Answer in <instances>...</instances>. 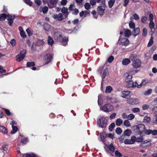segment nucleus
<instances>
[{"instance_id":"56","label":"nucleus","mask_w":157,"mask_h":157,"mask_svg":"<svg viewBox=\"0 0 157 157\" xmlns=\"http://www.w3.org/2000/svg\"><path fill=\"white\" fill-rule=\"evenodd\" d=\"M67 0H62L60 2L61 4L63 6L65 5L67 3Z\"/></svg>"},{"instance_id":"12","label":"nucleus","mask_w":157,"mask_h":157,"mask_svg":"<svg viewBox=\"0 0 157 157\" xmlns=\"http://www.w3.org/2000/svg\"><path fill=\"white\" fill-rule=\"evenodd\" d=\"M52 59V55L49 53L46 55L44 57V60L45 61V63L48 64L50 62Z\"/></svg>"},{"instance_id":"21","label":"nucleus","mask_w":157,"mask_h":157,"mask_svg":"<svg viewBox=\"0 0 157 157\" xmlns=\"http://www.w3.org/2000/svg\"><path fill=\"white\" fill-rule=\"evenodd\" d=\"M130 62V60L128 59H124L122 61V63L123 65H126L129 63Z\"/></svg>"},{"instance_id":"26","label":"nucleus","mask_w":157,"mask_h":157,"mask_svg":"<svg viewBox=\"0 0 157 157\" xmlns=\"http://www.w3.org/2000/svg\"><path fill=\"white\" fill-rule=\"evenodd\" d=\"M147 82V81L146 80H143L142 82L139 85H138L137 87L138 88H140L142 86H144L146 85Z\"/></svg>"},{"instance_id":"32","label":"nucleus","mask_w":157,"mask_h":157,"mask_svg":"<svg viewBox=\"0 0 157 157\" xmlns=\"http://www.w3.org/2000/svg\"><path fill=\"white\" fill-rule=\"evenodd\" d=\"M150 144V142L147 140H145L144 141V143L142 144L141 146L143 147H145L149 146Z\"/></svg>"},{"instance_id":"33","label":"nucleus","mask_w":157,"mask_h":157,"mask_svg":"<svg viewBox=\"0 0 157 157\" xmlns=\"http://www.w3.org/2000/svg\"><path fill=\"white\" fill-rule=\"evenodd\" d=\"M154 23L153 21H150L149 23V28L151 29V32H152L151 35H152L153 33V32H152V29L154 27Z\"/></svg>"},{"instance_id":"62","label":"nucleus","mask_w":157,"mask_h":157,"mask_svg":"<svg viewBox=\"0 0 157 157\" xmlns=\"http://www.w3.org/2000/svg\"><path fill=\"white\" fill-rule=\"evenodd\" d=\"M144 120V122H148L150 120V118L149 117H145Z\"/></svg>"},{"instance_id":"64","label":"nucleus","mask_w":157,"mask_h":157,"mask_svg":"<svg viewBox=\"0 0 157 157\" xmlns=\"http://www.w3.org/2000/svg\"><path fill=\"white\" fill-rule=\"evenodd\" d=\"M10 43L12 45V46H14L16 44V41L14 39H13L11 40Z\"/></svg>"},{"instance_id":"5","label":"nucleus","mask_w":157,"mask_h":157,"mask_svg":"<svg viewBox=\"0 0 157 157\" xmlns=\"http://www.w3.org/2000/svg\"><path fill=\"white\" fill-rule=\"evenodd\" d=\"M26 50H23L21 51L20 54H18L16 56V60L18 62H20L25 57V54L26 53Z\"/></svg>"},{"instance_id":"39","label":"nucleus","mask_w":157,"mask_h":157,"mask_svg":"<svg viewBox=\"0 0 157 157\" xmlns=\"http://www.w3.org/2000/svg\"><path fill=\"white\" fill-rule=\"evenodd\" d=\"M109 150L112 152H113L114 151V148L113 146V145L112 144H111L108 147Z\"/></svg>"},{"instance_id":"19","label":"nucleus","mask_w":157,"mask_h":157,"mask_svg":"<svg viewBox=\"0 0 157 157\" xmlns=\"http://www.w3.org/2000/svg\"><path fill=\"white\" fill-rule=\"evenodd\" d=\"M0 132L4 134H6L8 132L6 128L3 126H0Z\"/></svg>"},{"instance_id":"63","label":"nucleus","mask_w":157,"mask_h":157,"mask_svg":"<svg viewBox=\"0 0 157 157\" xmlns=\"http://www.w3.org/2000/svg\"><path fill=\"white\" fill-rule=\"evenodd\" d=\"M113 57L112 56H111L108 58L107 61L109 63H111L113 61Z\"/></svg>"},{"instance_id":"30","label":"nucleus","mask_w":157,"mask_h":157,"mask_svg":"<svg viewBox=\"0 0 157 157\" xmlns=\"http://www.w3.org/2000/svg\"><path fill=\"white\" fill-rule=\"evenodd\" d=\"M124 125L126 127H129L131 126L130 123L128 120H125L124 121Z\"/></svg>"},{"instance_id":"55","label":"nucleus","mask_w":157,"mask_h":157,"mask_svg":"<svg viewBox=\"0 0 157 157\" xmlns=\"http://www.w3.org/2000/svg\"><path fill=\"white\" fill-rule=\"evenodd\" d=\"M147 20V17L145 16H143L141 18V21L143 23H145Z\"/></svg>"},{"instance_id":"53","label":"nucleus","mask_w":157,"mask_h":157,"mask_svg":"<svg viewBox=\"0 0 157 157\" xmlns=\"http://www.w3.org/2000/svg\"><path fill=\"white\" fill-rule=\"evenodd\" d=\"M34 2L38 6L40 5L42 3V2L41 0H35Z\"/></svg>"},{"instance_id":"31","label":"nucleus","mask_w":157,"mask_h":157,"mask_svg":"<svg viewBox=\"0 0 157 157\" xmlns=\"http://www.w3.org/2000/svg\"><path fill=\"white\" fill-rule=\"evenodd\" d=\"M12 130L11 131V133L12 134H14L17 132L18 130V128L17 127L15 126H12Z\"/></svg>"},{"instance_id":"46","label":"nucleus","mask_w":157,"mask_h":157,"mask_svg":"<svg viewBox=\"0 0 157 157\" xmlns=\"http://www.w3.org/2000/svg\"><path fill=\"white\" fill-rule=\"evenodd\" d=\"M115 125V124L114 123H112V124H111L109 126V130L110 131H112L113 128L114 127Z\"/></svg>"},{"instance_id":"47","label":"nucleus","mask_w":157,"mask_h":157,"mask_svg":"<svg viewBox=\"0 0 157 157\" xmlns=\"http://www.w3.org/2000/svg\"><path fill=\"white\" fill-rule=\"evenodd\" d=\"M129 26L131 28L133 29L135 27V24L132 21L129 23Z\"/></svg>"},{"instance_id":"9","label":"nucleus","mask_w":157,"mask_h":157,"mask_svg":"<svg viewBox=\"0 0 157 157\" xmlns=\"http://www.w3.org/2000/svg\"><path fill=\"white\" fill-rule=\"evenodd\" d=\"M152 111L154 113L153 115L154 116L152 120L153 122L154 123L157 124V106L154 107Z\"/></svg>"},{"instance_id":"22","label":"nucleus","mask_w":157,"mask_h":157,"mask_svg":"<svg viewBox=\"0 0 157 157\" xmlns=\"http://www.w3.org/2000/svg\"><path fill=\"white\" fill-rule=\"evenodd\" d=\"M140 32V29L138 28H136L134 29L132 31V33H133V35L135 36H136L138 35L139 33Z\"/></svg>"},{"instance_id":"3","label":"nucleus","mask_w":157,"mask_h":157,"mask_svg":"<svg viewBox=\"0 0 157 157\" xmlns=\"http://www.w3.org/2000/svg\"><path fill=\"white\" fill-rule=\"evenodd\" d=\"M107 120L104 117H101L97 121V124L99 127L103 128L107 125Z\"/></svg>"},{"instance_id":"23","label":"nucleus","mask_w":157,"mask_h":157,"mask_svg":"<svg viewBox=\"0 0 157 157\" xmlns=\"http://www.w3.org/2000/svg\"><path fill=\"white\" fill-rule=\"evenodd\" d=\"M113 88L111 86H107L106 88L105 93H110L111 92Z\"/></svg>"},{"instance_id":"20","label":"nucleus","mask_w":157,"mask_h":157,"mask_svg":"<svg viewBox=\"0 0 157 157\" xmlns=\"http://www.w3.org/2000/svg\"><path fill=\"white\" fill-rule=\"evenodd\" d=\"M131 130L129 129H127L124 130L123 132V135L124 136H129L130 135L131 133Z\"/></svg>"},{"instance_id":"2","label":"nucleus","mask_w":157,"mask_h":157,"mask_svg":"<svg viewBox=\"0 0 157 157\" xmlns=\"http://www.w3.org/2000/svg\"><path fill=\"white\" fill-rule=\"evenodd\" d=\"M136 132L139 134L141 135L144 132L145 133V126L144 124H140L134 127Z\"/></svg>"},{"instance_id":"42","label":"nucleus","mask_w":157,"mask_h":157,"mask_svg":"<svg viewBox=\"0 0 157 157\" xmlns=\"http://www.w3.org/2000/svg\"><path fill=\"white\" fill-rule=\"evenodd\" d=\"M122 131L121 129L120 128H117L116 129V132L118 135L122 133Z\"/></svg>"},{"instance_id":"60","label":"nucleus","mask_w":157,"mask_h":157,"mask_svg":"<svg viewBox=\"0 0 157 157\" xmlns=\"http://www.w3.org/2000/svg\"><path fill=\"white\" fill-rule=\"evenodd\" d=\"M8 146L7 145H3L2 146V149L4 151H6L7 150Z\"/></svg>"},{"instance_id":"27","label":"nucleus","mask_w":157,"mask_h":157,"mask_svg":"<svg viewBox=\"0 0 157 157\" xmlns=\"http://www.w3.org/2000/svg\"><path fill=\"white\" fill-rule=\"evenodd\" d=\"M131 34V31L128 29L126 30L124 32V36L126 37L129 36Z\"/></svg>"},{"instance_id":"43","label":"nucleus","mask_w":157,"mask_h":157,"mask_svg":"<svg viewBox=\"0 0 157 157\" xmlns=\"http://www.w3.org/2000/svg\"><path fill=\"white\" fill-rule=\"evenodd\" d=\"M44 43V42L43 40H39L37 42V45L38 46H40L43 45Z\"/></svg>"},{"instance_id":"15","label":"nucleus","mask_w":157,"mask_h":157,"mask_svg":"<svg viewBox=\"0 0 157 157\" xmlns=\"http://www.w3.org/2000/svg\"><path fill=\"white\" fill-rule=\"evenodd\" d=\"M129 104L134 105L137 103V99L136 98H131L127 100Z\"/></svg>"},{"instance_id":"38","label":"nucleus","mask_w":157,"mask_h":157,"mask_svg":"<svg viewBox=\"0 0 157 157\" xmlns=\"http://www.w3.org/2000/svg\"><path fill=\"white\" fill-rule=\"evenodd\" d=\"M135 117V115L132 114H130L128 115L127 119L130 120L133 119Z\"/></svg>"},{"instance_id":"37","label":"nucleus","mask_w":157,"mask_h":157,"mask_svg":"<svg viewBox=\"0 0 157 157\" xmlns=\"http://www.w3.org/2000/svg\"><path fill=\"white\" fill-rule=\"evenodd\" d=\"M153 36H151L150 38V39L149 41V42H148L147 46L148 47H150L153 44Z\"/></svg>"},{"instance_id":"57","label":"nucleus","mask_w":157,"mask_h":157,"mask_svg":"<svg viewBox=\"0 0 157 157\" xmlns=\"http://www.w3.org/2000/svg\"><path fill=\"white\" fill-rule=\"evenodd\" d=\"M75 7V5L74 4H71L70 5L69 7V10L70 11H72L74 10V8Z\"/></svg>"},{"instance_id":"17","label":"nucleus","mask_w":157,"mask_h":157,"mask_svg":"<svg viewBox=\"0 0 157 157\" xmlns=\"http://www.w3.org/2000/svg\"><path fill=\"white\" fill-rule=\"evenodd\" d=\"M129 41L126 38H124L121 39V43L122 45L124 46H127L128 44Z\"/></svg>"},{"instance_id":"54","label":"nucleus","mask_w":157,"mask_h":157,"mask_svg":"<svg viewBox=\"0 0 157 157\" xmlns=\"http://www.w3.org/2000/svg\"><path fill=\"white\" fill-rule=\"evenodd\" d=\"M133 16L134 19L135 20H138L140 18L139 16L136 13L133 14Z\"/></svg>"},{"instance_id":"13","label":"nucleus","mask_w":157,"mask_h":157,"mask_svg":"<svg viewBox=\"0 0 157 157\" xmlns=\"http://www.w3.org/2000/svg\"><path fill=\"white\" fill-rule=\"evenodd\" d=\"M145 134L148 135L151 134L153 136H155L157 135V130H152L149 129H146L145 130Z\"/></svg>"},{"instance_id":"24","label":"nucleus","mask_w":157,"mask_h":157,"mask_svg":"<svg viewBox=\"0 0 157 157\" xmlns=\"http://www.w3.org/2000/svg\"><path fill=\"white\" fill-rule=\"evenodd\" d=\"M48 44L51 45H52L54 43L53 40L50 36H48Z\"/></svg>"},{"instance_id":"14","label":"nucleus","mask_w":157,"mask_h":157,"mask_svg":"<svg viewBox=\"0 0 157 157\" xmlns=\"http://www.w3.org/2000/svg\"><path fill=\"white\" fill-rule=\"evenodd\" d=\"M58 0H50V3L48 5L49 8H52L55 7L57 3Z\"/></svg>"},{"instance_id":"35","label":"nucleus","mask_w":157,"mask_h":157,"mask_svg":"<svg viewBox=\"0 0 157 157\" xmlns=\"http://www.w3.org/2000/svg\"><path fill=\"white\" fill-rule=\"evenodd\" d=\"M144 140V139L142 137H138L137 138H136L135 137V141H136L137 142H140L143 141Z\"/></svg>"},{"instance_id":"16","label":"nucleus","mask_w":157,"mask_h":157,"mask_svg":"<svg viewBox=\"0 0 157 157\" xmlns=\"http://www.w3.org/2000/svg\"><path fill=\"white\" fill-rule=\"evenodd\" d=\"M61 10L62 13L68 17L69 14V13L68 12V9L67 8H65V7H63Z\"/></svg>"},{"instance_id":"49","label":"nucleus","mask_w":157,"mask_h":157,"mask_svg":"<svg viewBox=\"0 0 157 157\" xmlns=\"http://www.w3.org/2000/svg\"><path fill=\"white\" fill-rule=\"evenodd\" d=\"M84 7L86 10H89L90 8V6L88 3H86L84 5Z\"/></svg>"},{"instance_id":"45","label":"nucleus","mask_w":157,"mask_h":157,"mask_svg":"<svg viewBox=\"0 0 157 157\" xmlns=\"http://www.w3.org/2000/svg\"><path fill=\"white\" fill-rule=\"evenodd\" d=\"M98 105H101L102 103L103 100L102 98H101L100 96H98Z\"/></svg>"},{"instance_id":"44","label":"nucleus","mask_w":157,"mask_h":157,"mask_svg":"<svg viewBox=\"0 0 157 157\" xmlns=\"http://www.w3.org/2000/svg\"><path fill=\"white\" fill-rule=\"evenodd\" d=\"M35 63L33 62H28L27 63V66L28 67L33 66L35 65Z\"/></svg>"},{"instance_id":"40","label":"nucleus","mask_w":157,"mask_h":157,"mask_svg":"<svg viewBox=\"0 0 157 157\" xmlns=\"http://www.w3.org/2000/svg\"><path fill=\"white\" fill-rule=\"evenodd\" d=\"M152 90V89H149L144 92V94L145 95H149L151 93Z\"/></svg>"},{"instance_id":"7","label":"nucleus","mask_w":157,"mask_h":157,"mask_svg":"<svg viewBox=\"0 0 157 157\" xmlns=\"http://www.w3.org/2000/svg\"><path fill=\"white\" fill-rule=\"evenodd\" d=\"M105 3L102 4L98 7L97 11L98 13L101 16L103 15L106 7Z\"/></svg>"},{"instance_id":"51","label":"nucleus","mask_w":157,"mask_h":157,"mask_svg":"<svg viewBox=\"0 0 157 157\" xmlns=\"http://www.w3.org/2000/svg\"><path fill=\"white\" fill-rule=\"evenodd\" d=\"M48 10V7L46 6H45L42 9V12L43 13H45L47 12Z\"/></svg>"},{"instance_id":"25","label":"nucleus","mask_w":157,"mask_h":157,"mask_svg":"<svg viewBox=\"0 0 157 157\" xmlns=\"http://www.w3.org/2000/svg\"><path fill=\"white\" fill-rule=\"evenodd\" d=\"M123 123V121L120 118L117 119L116 121V124L117 126H120Z\"/></svg>"},{"instance_id":"11","label":"nucleus","mask_w":157,"mask_h":157,"mask_svg":"<svg viewBox=\"0 0 157 157\" xmlns=\"http://www.w3.org/2000/svg\"><path fill=\"white\" fill-rule=\"evenodd\" d=\"M135 136H132L131 137V139H125L124 143L125 144H133L135 143Z\"/></svg>"},{"instance_id":"6","label":"nucleus","mask_w":157,"mask_h":157,"mask_svg":"<svg viewBox=\"0 0 157 157\" xmlns=\"http://www.w3.org/2000/svg\"><path fill=\"white\" fill-rule=\"evenodd\" d=\"M53 18L57 19L59 21H61L67 17L62 13H60L59 14H54L53 16Z\"/></svg>"},{"instance_id":"29","label":"nucleus","mask_w":157,"mask_h":157,"mask_svg":"<svg viewBox=\"0 0 157 157\" xmlns=\"http://www.w3.org/2000/svg\"><path fill=\"white\" fill-rule=\"evenodd\" d=\"M115 0H110L108 2V6L109 8H111L114 5Z\"/></svg>"},{"instance_id":"52","label":"nucleus","mask_w":157,"mask_h":157,"mask_svg":"<svg viewBox=\"0 0 157 157\" xmlns=\"http://www.w3.org/2000/svg\"><path fill=\"white\" fill-rule=\"evenodd\" d=\"M132 111L134 113H137L140 112V109L139 108H136L132 109Z\"/></svg>"},{"instance_id":"34","label":"nucleus","mask_w":157,"mask_h":157,"mask_svg":"<svg viewBox=\"0 0 157 157\" xmlns=\"http://www.w3.org/2000/svg\"><path fill=\"white\" fill-rule=\"evenodd\" d=\"M67 37H64L63 38L62 41V44L63 45H65L67 44Z\"/></svg>"},{"instance_id":"28","label":"nucleus","mask_w":157,"mask_h":157,"mask_svg":"<svg viewBox=\"0 0 157 157\" xmlns=\"http://www.w3.org/2000/svg\"><path fill=\"white\" fill-rule=\"evenodd\" d=\"M50 25L47 23H45L44 24V29L48 31L50 28Z\"/></svg>"},{"instance_id":"59","label":"nucleus","mask_w":157,"mask_h":157,"mask_svg":"<svg viewBox=\"0 0 157 157\" xmlns=\"http://www.w3.org/2000/svg\"><path fill=\"white\" fill-rule=\"evenodd\" d=\"M115 155L116 156L118 157H121L122 156L121 154L117 151H116L115 152Z\"/></svg>"},{"instance_id":"48","label":"nucleus","mask_w":157,"mask_h":157,"mask_svg":"<svg viewBox=\"0 0 157 157\" xmlns=\"http://www.w3.org/2000/svg\"><path fill=\"white\" fill-rule=\"evenodd\" d=\"M108 72V70L107 69H105L104 72L103 73L102 77L103 78H104L106 75H107Z\"/></svg>"},{"instance_id":"36","label":"nucleus","mask_w":157,"mask_h":157,"mask_svg":"<svg viewBox=\"0 0 157 157\" xmlns=\"http://www.w3.org/2000/svg\"><path fill=\"white\" fill-rule=\"evenodd\" d=\"M106 99L108 102H110L111 103L116 102V101H113V98H112L111 97L107 96L106 97Z\"/></svg>"},{"instance_id":"41","label":"nucleus","mask_w":157,"mask_h":157,"mask_svg":"<svg viewBox=\"0 0 157 157\" xmlns=\"http://www.w3.org/2000/svg\"><path fill=\"white\" fill-rule=\"evenodd\" d=\"M127 82V86L128 87H133V82L131 81V80L130 81H128Z\"/></svg>"},{"instance_id":"58","label":"nucleus","mask_w":157,"mask_h":157,"mask_svg":"<svg viewBox=\"0 0 157 157\" xmlns=\"http://www.w3.org/2000/svg\"><path fill=\"white\" fill-rule=\"evenodd\" d=\"M26 157H35V155L33 153L26 154Z\"/></svg>"},{"instance_id":"1","label":"nucleus","mask_w":157,"mask_h":157,"mask_svg":"<svg viewBox=\"0 0 157 157\" xmlns=\"http://www.w3.org/2000/svg\"><path fill=\"white\" fill-rule=\"evenodd\" d=\"M7 18L8 21V23L10 26H12L13 22V20L15 18L14 15H8L5 14H2L0 17V21H2L5 20Z\"/></svg>"},{"instance_id":"61","label":"nucleus","mask_w":157,"mask_h":157,"mask_svg":"<svg viewBox=\"0 0 157 157\" xmlns=\"http://www.w3.org/2000/svg\"><path fill=\"white\" fill-rule=\"evenodd\" d=\"M73 10H74V11L72 13L73 14L76 15L78 13L79 11L78 9L75 8Z\"/></svg>"},{"instance_id":"50","label":"nucleus","mask_w":157,"mask_h":157,"mask_svg":"<svg viewBox=\"0 0 157 157\" xmlns=\"http://www.w3.org/2000/svg\"><path fill=\"white\" fill-rule=\"evenodd\" d=\"M23 1L29 5L30 6H32V3L30 0H24Z\"/></svg>"},{"instance_id":"8","label":"nucleus","mask_w":157,"mask_h":157,"mask_svg":"<svg viewBox=\"0 0 157 157\" xmlns=\"http://www.w3.org/2000/svg\"><path fill=\"white\" fill-rule=\"evenodd\" d=\"M141 64V62L139 59H136L133 60L132 64L135 68H137L140 67Z\"/></svg>"},{"instance_id":"4","label":"nucleus","mask_w":157,"mask_h":157,"mask_svg":"<svg viewBox=\"0 0 157 157\" xmlns=\"http://www.w3.org/2000/svg\"><path fill=\"white\" fill-rule=\"evenodd\" d=\"M100 108L102 110L106 112H111L113 109V106L109 103L105 104Z\"/></svg>"},{"instance_id":"18","label":"nucleus","mask_w":157,"mask_h":157,"mask_svg":"<svg viewBox=\"0 0 157 157\" xmlns=\"http://www.w3.org/2000/svg\"><path fill=\"white\" fill-rule=\"evenodd\" d=\"M130 92L128 91H123L122 92L121 96L124 98H126L128 96H130Z\"/></svg>"},{"instance_id":"10","label":"nucleus","mask_w":157,"mask_h":157,"mask_svg":"<svg viewBox=\"0 0 157 157\" xmlns=\"http://www.w3.org/2000/svg\"><path fill=\"white\" fill-rule=\"evenodd\" d=\"M123 77L126 82L130 81L132 78V75L130 72L125 73L124 74Z\"/></svg>"}]
</instances>
